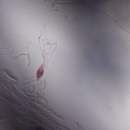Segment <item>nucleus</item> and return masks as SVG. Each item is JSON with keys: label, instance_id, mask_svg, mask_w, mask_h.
Returning a JSON list of instances; mask_svg holds the SVG:
<instances>
[{"label": "nucleus", "instance_id": "obj_3", "mask_svg": "<svg viewBox=\"0 0 130 130\" xmlns=\"http://www.w3.org/2000/svg\"><path fill=\"white\" fill-rule=\"evenodd\" d=\"M95 10H96V8H95Z\"/></svg>", "mask_w": 130, "mask_h": 130}, {"label": "nucleus", "instance_id": "obj_1", "mask_svg": "<svg viewBox=\"0 0 130 130\" xmlns=\"http://www.w3.org/2000/svg\"><path fill=\"white\" fill-rule=\"evenodd\" d=\"M42 75H43V70L42 69H40L38 71V78H40Z\"/></svg>", "mask_w": 130, "mask_h": 130}, {"label": "nucleus", "instance_id": "obj_2", "mask_svg": "<svg viewBox=\"0 0 130 130\" xmlns=\"http://www.w3.org/2000/svg\"><path fill=\"white\" fill-rule=\"evenodd\" d=\"M106 1H108V0H105Z\"/></svg>", "mask_w": 130, "mask_h": 130}]
</instances>
